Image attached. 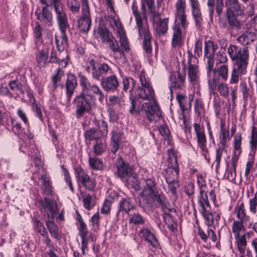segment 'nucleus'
<instances>
[{"instance_id": "f257e3e1", "label": "nucleus", "mask_w": 257, "mask_h": 257, "mask_svg": "<svg viewBox=\"0 0 257 257\" xmlns=\"http://www.w3.org/2000/svg\"><path fill=\"white\" fill-rule=\"evenodd\" d=\"M133 15L135 17L136 28L138 30L139 36L143 37V46L144 49L147 53H150L152 51L151 45L152 36L149 31L147 18L145 15L142 16L138 12L137 2L134 1L132 6Z\"/></svg>"}, {"instance_id": "f03ea898", "label": "nucleus", "mask_w": 257, "mask_h": 257, "mask_svg": "<svg viewBox=\"0 0 257 257\" xmlns=\"http://www.w3.org/2000/svg\"><path fill=\"white\" fill-rule=\"evenodd\" d=\"M226 17L229 28L231 30H238L241 28L242 24L237 19L244 15V7L238 0H226L225 3Z\"/></svg>"}, {"instance_id": "7ed1b4c3", "label": "nucleus", "mask_w": 257, "mask_h": 257, "mask_svg": "<svg viewBox=\"0 0 257 257\" xmlns=\"http://www.w3.org/2000/svg\"><path fill=\"white\" fill-rule=\"evenodd\" d=\"M188 67L187 74L188 77L190 84L194 88H198L199 87L200 72L199 67L197 63L198 62L197 58L194 57L192 54L190 52H188Z\"/></svg>"}, {"instance_id": "20e7f679", "label": "nucleus", "mask_w": 257, "mask_h": 257, "mask_svg": "<svg viewBox=\"0 0 257 257\" xmlns=\"http://www.w3.org/2000/svg\"><path fill=\"white\" fill-rule=\"evenodd\" d=\"M73 104L75 108V113L77 118L82 117L86 112L91 109V102L82 91L77 95L73 100Z\"/></svg>"}, {"instance_id": "39448f33", "label": "nucleus", "mask_w": 257, "mask_h": 257, "mask_svg": "<svg viewBox=\"0 0 257 257\" xmlns=\"http://www.w3.org/2000/svg\"><path fill=\"white\" fill-rule=\"evenodd\" d=\"M149 198L156 207L161 208L165 215L169 216V213L176 211L164 194L157 192Z\"/></svg>"}, {"instance_id": "423d86ee", "label": "nucleus", "mask_w": 257, "mask_h": 257, "mask_svg": "<svg viewBox=\"0 0 257 257\" xmlns=\"http://www.w3.org/2000/svg\"><path fill=\"white\" fill-rule=\"evenodd\" d=\"M82 13L81 18L78 20V26L81 32L87 34L91 24L88 4L85 3L83 5Z\"/></svg>"}, {"instance_id": "0eeeda50", "label": "nucleus", "mask_w": 257, "mask_h": 257, "mask_svg": "<svg viewBox=\"0 0 257 257\" xmlns=\"http://www.w3.org/2000/svg\"><path fill=\"white\" fill-rule=\"evenodd\" d=\"M60 30L61 32L60 37L56 36L55 41L59 51H63L68 45V39L66 35V31L69 28L68 19L58 21Z\"/></svg>"}, {"instance_id": "6e6552de", "label": "nucleus", "mask_w": 257, "mask_h": 257, "mask_svg": "<svg viewBox=\"0 0 257 257\" xmlns=\"http://www.w3.org/2000/svg\"><path fill=\"white\" fill-rule=\"evenodd\" d=\"M75 171L77 180L81 183L83 186L88 190H93L96 187L95 180L91 178L81 168H77Z\"/></svg>"}, {"instance_id": "1a4fd4ad", "label": "nucleus", "mask_w": 257, "mask_h": 257, "mask_svg": "<svg viewBox=\"0 0 257 257\" xmlns=\"http://www.w3.org/2000/svg\"><path fill=\"white\" fill-rule=\"evenodd\" d=\"M142 107L145 111L146 115L150 121L157 120L162 116V113L159 106L154 101L153 103L145 102Z\"/></svg>"}, {"instance_id": "9d476101", "label": "nucleus", "mask_w": 257, "mask_h": 257, "mask_svg": "<svg viewBox=\"0 0 257 257\" xmlns=\"http://www.w3.org/2000/svg\"><path fill=\"white\" fill-rule=\"evenodd\" d=\"M182 28L180 27V24L174 21V23L172 27V47L173 48L180 47L183 45L185 37Z\"/></svg>"}, {"instance_id": "9b49d317", "label": "nucleus", "mask_w": 257, "mask_h": 257, "mask_svg": "<svg viewBox=\"0 0 257 257\" xmlns=\"http://www.w3.org/2000/svg\"><path fill=\"white\" fill-rule=\"evenodd\" d=\"M257 38V30L255 28L247 29L236 39L237 42L244 47H248Z\"/></svg>"}, {"instance_id": "f8f14e48", "label": "nucleus", "mask_w": 257, "mask_h": 257, "mask_svg": "<svg viewBox=\"0 0 257 257\" xmlns=\"http://www.w3.org/2000/svg\"><path fill=\"white\" fill-rule=\"evenodd\" d=\"M193 127L195 133L198 147L203 152H207V140L203 127L201 126L199 123H194L193 124Z\"/></svg>"}, {"instance_id": "ddd939ff", "label": "nucleus", "mask_w": 257, "mask_h": 257, "mask_svg": "<svg viewBox=\"0 0 257 257\" xmlns=\"http://www.w3.org/2000/svg\"><path fill=\"white\" fill-rule=\"evenodd\" d=\"M100 84L102 88L106 92L114 91L117 89L119 85V82L117 76L112 74L110 76L102 78Z\"/></svg>"}, {"instance_id": "4468645a", "label": "nucleus", "mask_w": 257, "mask_h": 257, "mask_svg": "<svg viewBox=\"0 0 257 257\" xmlns=\"http://www.w3.org/2000/svg\"><path fill=\"white\" fill-rule=\"evenodd\" d=\"M191 13L197 28L201 27L203 23V18L200 5L198 0H189Z\"/></svg>"}, {"instance_id": "2eb2a0df", "label": "nucleus", "mask_w": 257, "mask_h": 257, "mask_svg": "<svg viewBox=\"0 0 257 257\" xmlns=\"http://www.w3.org/2000/svg\"><path fill=\"white\" fill-rule=\"evenodd\" d=\"M215 50V48L213 42L208 41L205 42V46L204 48V54L207 60V73H210L212 70L214 65V55Z\"/></svg>"}, {"instance_id": "dca6fc26", "label": "nucleus", "mask_w": 257, "mask_h": 257, "mask_svg": "<svg viewBox=\"0 0 257 257\" xmlns=\"http://www.w3.org/2000/svg\"><path fill=\"white\" fill-rule=\"evenodd\" d=\"M116 166L118 175L123 180L126 179L128 176L133 171L132 168L128 164L125 163L121 158L117 159Z\"/></svg>"}, {"instance_id": "f3484780", "label": "nucleus", "mask_w": 257, "mask_h": 257, "mask_svg": "<svg viewBox=\"0 0 257 257\" xmlns=\"http://www.w3.org/2000/svg\"><path fill=\"white\" fill-rule=\"evenodd\" d=\"M35 14L37 18L46 27H50L52 25V15L47 8V6L43 7L42 11L39 12L36 11Z\"/></svg>"}, {"instance_id": "a211bd4d", "label": "nucleus", "mask_w": 257, "mask_h": 257, "mask_svg": "<svg viewBox=\"0 0 257 257\" xmlns=\"http://www.w3.org/2000/svg\"><path fill=\"white\" fill-rule=\"evenodd\" d=\"M80 84L82 87V91L87 96L89 93L92 92L96 95L97 93L100 90L99 87L95 84H91L88 79L84 75H79Z\"/></svg>"}, {"instance_id": "6ab92c4d", "label": "nucleus", "mask_w": 257, "mask_h": 257, "mask_svg": "<svg viewBox=\"0 0 257 257\" xmlns=\"http://www.w3.org/2000/svg\"><path fill=\"white\" fill-rule=\"evenodd\" d=\"M186 74L182 75L179 71H176L171 77V93L172 94V88L182 89L185 86V80Z\"/></svg>"}, {"instance_id": "aec40b11", "label": "nucleus", "mask_w": 257, "mask_h": 257, "mask_svg": "<svg viewBox=\"0 0 257 257\" xmlns=\"http://www.w3.org/2000/svg\"><path fill=\"white\" fill-rule=\"evenodd\" d=\"M42 205L45 211H47L48 218L53 220L54 215L57 213V202L49 198L45 197L44 201H42Z\"/></svg>"}, {"instance_id": "412c9836", "label": "nucleus", "mask_w": 257, "mask_h": 257, "mask_svg": "<svg viewBox=\"0 0 257 257\" xmlns=\"http://www.w3.org/2000/svg\"><path fill=\"white\" fill-rule=\"evenodd\" d=\"M146 185L144 186L141 195L145 198H149L158 192L156 187V184L154 179L149 178L145 180Z\"/></svg>"}, {"instance_id": "4be33fe9", "label": "nucleus", "mask_w": 257, "mask_h": 257, "mask_svg": "<svg viewBox=\"0 0 257 257\" xmlns=\"http://www.w3.org/2000/svg\"><path fill=\"white\" fill-rule=\"evenodd\" d=\"M77 85V80L75 75L72 73L68 74L65 83V88L66 90L67 98L68 101L70 100Z\"/></svg>"}, {"instance_id": "5701e85b", "label": "nucleus", "mask_w": 257, "mask_h": 257, "mask_svg": "<svg viewBox=\"0 0 257 257\" xmlns=\"http://www.w3.org/2000/svg\"><path fill=\"white\" fill-rule=\"evenodd\" d=\"M49 7L54 9L57 21L67 19L66 14L63 10L62 0H51Z\"/></svg>"}, {"instance_id": "b1692460", "label": "nucleus", "mask_w": 257, "mask_h": 257, "mask_svg": "<svg viewBox=\"0 0 257 257\" xmlns=\"http://www.w3.org/2000/svg\"><path fill=\"white\" fill-rule=\"evenodd\" d=\"M169 19H159V21H154L153 27L159 35H165L168 30V24Z\"/></svg>"}, {"instance_id": "393cba45", "label": "nucleus", "mask_w": 257, "mask_h": 257, "mask_svg": "<svg viewBox=\"0 0 257 257\" xmlns=\"http://www.w3.org/2000/svg\"><path fill=\"white\" fill-rule=\"evenodd\" d=\"M215 4H216L215 9L217 15L219 16L222 12L223 7V0H207L209 17L211 20H212L213 19Z\"/></svg>"}, {"instance_id": "a878e982", "label": "nucleus", "mask_w": 257, "mask_h": 257, "mask_svg": "<svg viewBox=\"0 0 257 257\" xmlns=\"http://www.w3.org/2000/svg\"><path fill=\"white\" fill-rule=\"evenodd\" d=\"M40 179L42 180L41 188L43 193L47 196H53L54 192L50 177L46 174H43L41 175Z\"/></svg>"}, {"instance_id": "bb28decb", "label": "nucleus", "mask_w": 257, "mask_h": 257, "mask_svg": "<svg viewBox=\"0 0 257 257\" xmlns=\"http://www.w3.org/2000/svg\"><path fill=\"white\" fill-rule=\"evenodd\" d=\"M166 174V181L168 185V191L171 192L172 195H176V189L179 187V184L176 179L178 176H175V173Z\"/></svg>"}, {"instance_id": "cd10ccee", "label": "nucleus", "mask_w": 257, "mask_h": 257, "mask_svg": "<svg viewBox=\"0 0 257 257\" xmlns=\"http://www.w3.org/2000/svg\"><path fill=\"white\" fill-rule=\"evenodd\" d=\"M140 233L145 240L148 241L150 244L155 248L159 246V243L154 234L147 228H142L140 230Z\"/></svg>"}, {"instance_id": "c85d7f7f", "label": "nucleus", "mask_w": 257, "mask_h": 257, "mask_svg": "<svg viewBox=\"0 0 257 257\" xmlns=\"http://www.w3.org/2000/svg\"><path fill=\"white\" fill-rule=\"evenodd\" d=\"M111 71L109 66L106 63H98L97 64V71L95 74H94L93 78L99 80L100 77L102 78L105 77V76L111 72Z\"/></svg>"}, {"instance_id": "c756f323", "label": "nucleus", "mask_w": 257, "mask_h": 257, "mask_svg": "<svg viewBox=\"0 0 257 257\" xmlns=\"http://www.w3.org/2000/svg\"><path fill=\"white\" fill-rule=\"evenodd\" d=\"M135 208V205L132 200L130 198L122 199L118 205V212L128 213L131 210Z\"/></svg>"}, {"instance_id": "7c9ffc66", "label": "nucleus", "mask_w": 257, "mask_h": 257, "mask_svg": "<svg viewBox=\"0 0 257 257\" xmlns=\"http://www.w3.org/2000/svg\"><path fill=\"white\" fill-rule=\"evenodd\" d=\"M129 223L134 225H142L145 223V217L140 212H135L129 215Z\"/></svg>"}, {"instance_id": "2f4dec72", "label": "nucleus", "mask_w": 257, "mask_h": 257, "mask_svg": "<svg viewBox=\"0 0 257 257\" xmlns=\"http://www.w3.org/2000/svg\"><path fill=\"white\" fill-rule=\"evenodd\" d=\"M46 225L51 236L56 239L61 238V235L59 232L58 226L54 222L53 220L50 219L46 221Z\"/></svg>"}, {"instance_id": "473e14b6", "label": "nucleus", "mask_w": 257, "mask_h": 257, "mask_svg": "<svg viewBox=\"0 0 257 257\" xmlns=\"http://www.w3.org/2000/svg\"><path fill=\"white\" fill-rule=\"evenodd\" d=\"M179 169L176 157L168 158V168L166 174L175 173V176H178Z\"/></svg>"}, {"instance_id": "72a5a7b5", "label": "nucleus", "mask_w": 257, "mask_h": 257, "mask_svg": "<svg viewBox=\"0 0 257 257\" xmlns=\"http://www.w3.org/2000/svg\"><path fill=\"white\" fill-rule=\"evenodd\" d=\"M49 62L51 63H59L62 67H66L67 61L64 58H61L59 55L58 56L56 51L53 48L50 52V59Z\"/></svg>"}, {"instance_id": "f704fd0d", "label": "nucleus", "mask_w": 257, "mask_h": 257, "mask_svg": "<svg viewBox=\"0 0 257 257\" xmlns=\"http://www.w3.org/2000/svg\"><path fill=\"white\" fill-rule=\"evenodd\" d=\"M176 99L182 111H187L191 109V104L190 102H188V99L186 96L178 93L176 95Z\"/></svg>"}, {"instance_id": "c9c22d12", "label": "nucleus", "mask_w": 257, "mask_h": 257, "mask_svg": "<svg viewBox=\"0 0 257 257\" xmlns=\"http://www.w3.org/2000/svg\"><path fill=\"white\" fill-rule=\"evenodd\" d=\"M82 8L85 3L88 4L87 0H81ZM67 5L70 11L76 15L79 13L80 10V3L78 0H67Z\"/></svg>"}, {"instance_id": "e433bc0d", "label": "nucleus", "mask_w": 257, "mask_h": 257, "mask_svg": "<svg viewBox=\"0 0 257 257\" xmlns=\"http://www.w3.org/2000/svg\"><path fill=\"white\" fill-rule=\"evenodd\" d=\"M198 202L201 208V210L204 211L206 207L209 206V202L206 192L203 189L200 190L199 195L198 196Z\"/></svg>"}, {"instance_id": "4c0bfd02", "label": "nucleus", "mask_w": 257, "mask_h": 257, "mask_svg": "<svg viewBox=\"0 0 257 257\" xmlns=\"http://www.w3.org/2000/svg\"><path fill=\"white\" fill-rule=\"evenodd\" d=\"M224 123L222 121L221 122L220 124V134L219 136L220 143L223 148H225L226 143L229 140V131L225 130L224 127Z\"/></svg>"}, {"instance_id": "58836bf2", "label": "nucleus", "mask_w": 257, "mask_h": 257, "mask_svg": "<svg viewBox=\"0 0 257 257\" xmlns=\"http://www.w3.org/2000/svg\"><path fill=\"white\" fill-rule=\"evenodd\" d=\"M137 94L139 98L144 100H154V91L153 89V92L148 91L147 88H140V87L137 89Z\"/></svg>"}, {"instance_id": "ea45409f", "label": "nucleus", "mask_w": 257, "mask_h": 257, "mask_svg": "<svg viewBox=\"0 0 257 257\" xmlns=\"http://www.w3.org/2000/svg\"><path fill=\"white\" fill-rule=\"evenodd\" d=\"M175 21L176 20V23L180 24L182 29L185 30L188 27V22L187 20V15L185 12L175 13Z\"/></svg>"}, {"instance_id": "a19ab883", "label": "nucleus", "mask_w": 257, "mask_h": 257, "mask_svg": "<svg viewBox=\"0 0 257 257\" xmlns=\"http://www.w3.org/2000/svg\"><path fill=\"white\" fill-rule=\"evenodd\" d=\"M241 91L242 94V99L245 103H247L248 99L250 98L252 91L245 82H241L240 84Z\"/></svg>"}, {"instance_id": "79ce46f5", "label": "nucleus", "mask_w": 257, "mask_h": 257, "mask_svg": "<svg viewBox=\"0 0 257 257\" xmlns=\"http://www.w3.org/2000/svg\"><path fill=\"white\" fill-rule=\"evenodd\" d=\"M83 203L85 209L90 210L94 207L96 204L95 199L89 194L82 196Z\"/></svg>"}, {"instance_id": "37998d69", "label": "nucleus", "mask_w": 257, "mask_h": 257, "mask_svg": "<svg viewBox=\"0 0 257 257\" xmlns=\"http://www.w3.org/2000/svg\"><path fill=\"white\" fill-rule=\"evenodd\" d=\"M122 83L123 90L126 92L127 90H129L130 94L132 96V92L136 85V81L135 80L131 77H126L123 79Z\"/></svg>"}, {"instance_id": "c03bdc74", "label": "nucleus", "mask_w": 257, "mask_h": 257, "mask_svg": "<svg viewBox=\"0 0 257 257\" xmlns=\"http://www.w3.org/2000/svg\"><path fill=\"white\" fill-rule=\"evenodd\" d=\"M85 138L89 141L97 140L102 138L100 133L95 128H90L86 131L84 133Z\"/></svg>"}, {"instance_id": "a18cd8bd", "label": "nucleus", "mask_w": 257, "mask_h": 257, "mask_svg": "<svg viewBox=\"0 0 257 257\" xmlns=\"http://www.w3.org/2000/svg\"><path fill=\"white\" fill-rule=\"evenodd\" d=\"M89 165L91 169L95 170H101L103 167V162L96 157H89Z\"/></svg>"}, {"instance_id": "49530a36", "label": "nucleus", "mask_w": 257, "mask_h": 257, "mask_svg": "<svg viewBox=\"0 0 257 257\" xmlns=\"http://www.w3.org/2000/svg\"><path fill=\"white\" fill-rule=\"evenodd\" d=\"M243 221L241 220H235L233 222L232 229L235 239L239 238L240 232L244 230V227L243 225Z\"/></svg>"}, {"instance_id": "de8ad7c7", "label": "nucleus", "mask_w": 257, "mask_h": 257, "mask_svg": "<svg viewBox=\"0 0 257 257\" xmlns=\"http://www.w3.org/2000/svg\"><path fill=\"white\" fill-rule=\"evenodd\" d=\"M235 212L236 216L239 220L244 221L248 220V216L245 214L244 205L243 202H241L235 207Z\"/></svg>"}, {"instance_id": "09e8293b", "label": "nucleus", "mask_w": 257, "mask_h": 257, "mask_svg": "<svg viewBox=\"0 0 257 257\" xmlns=\"http://www.w3.org/2000/svg\"><path fill=\"white\" fill-rule=\"evenodd\" d=\"M48 53L44 50H41L36 56V61L40 67H44L47 62Z\"/></svg>"}, {"instance_id": "8fccbe9b", "label": "nucleus", "mask_w": 257, "mask_h": 257, "mask_svg": "<svg viewBox=\"0 0 257 257\" xmlns=\"http://www.w3.org/2000/svg\"><path fill=\"white\" fill-rule=\"evenodd\" d=\"M87 229L79 230V236L81 238V250L83 254H85V250L88 248V239L87 238Z\"/></svg>"}, {"instance_id": "3c124183", "label": "nucleus", "mask_w": 257, "mask_h": 257, "mask_svg": "<svg viewBox=\"0 0 257 257\" xmlns=\"http://www.w3.org/2000/svg\"><path fill=\"white\" fill-rule=\"evenodd\" d=\"M124 180L127 181L128 183H132V186L136 190L140 189V182L138 180L137 174L133 171L128 176L126 179H124Z\"/></svg>"}, {"instance_id": "603ef678", "label": "nucleus", "mask_w": 257, "mask_h": 257, "mask_svg": "<svg viewBox=\"0 0 257 257\" xmlns=\"http://www.w3.org/2000/svg\"><path fill=\"white\" fill-rule=\"evenodd\" d=\"M248 47H244L242 49L239 48L237 56H235L236 61L249 60Z\"/></svg>"}, {"instance_id": "864d4df0", "label": "nucleus", "mask_w": 257, "mask_h": 257, "mask_svg": "<svg viewBox=\"0 0 257 257\" xmlns=\"http://www.w3.org/2000/svg\"><path fill=\"white\" fill-rule=\"evenodd\" d=\"M109 49L113 52L114 54L119 53L121 56H123V52L120 49L117 42L115 39L113 38L110 41L107 43Z\"/></svg>"}, {"instance_id": "5fc2aeb1", "label": "nucleus", "mask_w": 257, "mask_h": 257, "mask_svg": "<svg viewBox=\"0 0 257 257\" xmlns=\"http://www.w3.org/2000/svg\"><path fill=\"white\" fill-rule=\"evenodd\" d=\"M98 33L101 36L102 41L106 44L114 38L112 34L105 28H99Z\"/></svg>"}, {"instance_id": "6e6d98bb", "label": "nucleus", "mask_w": 257, "mask_h": 257, "mask_svg": "<svg viewBox=\"0 0 257 257\" xmlns=\"http://www.w3.org/2000/svg\"><path fill=\"white\" fill-rule=\"evenodd\" d=\"M106 149V144L102 141H97L93 146V153L96 156L101 155Z\"/></svg>"}, {"instance_id": "4d7b16f0", "label": "nucleus", "mask_w": 257, "mask_h": 257, "mask_svg": "<svg viewBox=\"0 0 257 257\" xmlns=\"http://www.w3.org/2000/svg\"><path fill=\"white\" fill-rule=\"evenodd\" d=\"M118 35L119 38V41L120 45V49L122 50L123 53L124 51L127 52L130 50V46L127 39L124 33L118 34Z\"/></svg>"}, {"instance_id": "13d9d810", "label": "nucleus", "mask_w": 257, "mask_h": 257, "mask_svg": "<svg viewBox=\"0 0 257 257\" xmlns=\"http://www.w3.org/2000/svg\"><path fill=\"white\" fill-rule=\"evenodd\" d=\"M248 60L236 61V70H238L240 75H245L247 73V66Z\"/></svg>"}, {"instance_id": "bf43d9fd", "label": "nucleus", "mask_w": 257, "mask_h": 257, "mask_svg": "<svg viewBox=\"0 0 257 257\" xmlns=\"http://www.w3.org/2000/svg\"><path fill=\"white\" fill-rule=\"evenodd\" d=\"M216 72L218 75L224 80H226L228 77L227 65L223 64L220 65L216 69Z\"/></svg>"}, {"instance_id": "052dcab7", "label": "nucleus", "mask_w": 257, "mask_h": 257, "mask_svg": "<svg viewBox=\"0 0 257 257\" xmlns=\"http://www.w3.org/2000/svg\"><path fill=\"white\" fill-rule=\"evenodd\" d=\"M97 126L99 132L102 137H105L108 133V125L106 121L103 120H98L97 121Z\"/></svg>"}, {"instance_id": "680f3d73", "label": "nucleus", "mask_w": 257, "mask_h": 257, "mask_svg": "<svg viewBox=\"0 0 257 257\" xmlns=\"http://www.w3.org/2000/svg\"><path fill=\"white\" fill-rule=\"evenodd\" d=\"M111 145L113 147L112 152L115 153L118 149V143L119 141V135L117 132L113 131L111 135Z\"/></svg>"}, {"instance_id": "e2e57ef3", "label": "nucleus", "mask_w": 257, "mask_h": 257, "mask_svg": "<svg viewBox=\"0 0 257 257\" xmlns=\"http://www.w3.org/2000/svg\"><path fill=\"white\" fill-rule=\"evenodd\" d=\"M201 213L202 214L205 220V223L208 226H211L214 223V216L210 212L207 211L206 209L203 211L201 210Z\"/></svg>"}, {"instance_id": "0e129e2a", "label": "nucleus", "mask_w": 257, "mask_h": 257, "mask_svg": "<svg viewBox=\"0 0 257 257\" xmlns=\"http://www.w3.org/2000/svg\"><path fill=\"white\" fill-rule=\"evenodd\" d=\"M218 91L220 95L224 97L229 96V88L226 84L221 83L218 85Z\"/></svg>"}, {"instance_id": "69168bd1", "label": "nucleus", "mask_w": 257, "mask_h": 257, "mask_svg": "<svg viewBox=\"0 0 257 257\" xmlns=\"http://www.w3.org/2000/svg\"><path fill=\"white\" fill-rule=\"evenodd\" d=\"M249 211L252 213L255 214L257 209V192L254 194L253 197L249 200Z\"/></svg>"}, {"instance_id": "338daca9", "label": "nucleus", "mask_w": 257, "mask_h": 257, "mask_svg": "<svg viewBox=\"0 0 257 257\" xmlns=\"http://www.w3.org/2000/svg\"><path fill=\"white\" fill-rule=\"evenodd\" d=\"M186 7L185 0H178L175 4V13L185 12Z\"/></svg>"}, {"instance_id": "774afa93", "label": "nucleus", "mask_w": 257, "mask_h": 257, "mask_svg": "<svg viewBox=\"0 0 257 257\" xmlns=\"http://www.w3.org/2000/svg\"><path fill=\"white\" fill-rule=\"evenodd\" d=\"M9 85L12 90L18 91L21 93H23L24 91L22 89V84L17 80L11 81L9 82Z\"/></svg>"}]
</instances>
